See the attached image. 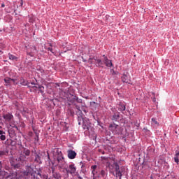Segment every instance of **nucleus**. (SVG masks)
<instances>
[{"instance_id":"obj_14","label":"nucleus","mask_w":179,"mask_h":179,"mask_svg":"<svg viewBox=\"0 0 179 179\" xmlns=\"http://www.w3.org/2000/svg\"><path fill=\"white\" fill-rule=\"evenodd\" d=\"M118 120H120V113L116 112V113H114V115H113L112 120H113V121H118Z\"/></svg>"},{"instance_id":"obj_44","label":"nucleus","mask_w":179,"mask_h":179,"mask_svg":"<svg viewBox=\"0 0 179 179\" xmlns=\"http://www.w3.org/2000/svg\"><path fill=\"white\" fill-rule=\"evenodd\" d=\"M83 58V62H86L87 60H86V59H83V57H82Z\"/></svg>"},{"instance_id":"obj_9","label":"nucleus","mask_w":179,"mask_h":179,"mask_svg":"<svg viewBox=\"0 0 179 179\" xmlns=\"http://www.w3.org/2000/svg\"><path fill=\"white\" fill-rule=\"evenodd\" d=\"M109 128H110L113 134H114L115 135L120 134V126H118L117 124L113 123L110 125Z\"/></svg>"},{"instance_id":"obj_33","label":"nucleus","mask_w":179,"mask_h":179,"mask_svg":"<svg viewBox=\"0 0 179 179\" xmlns=\"http://www.w3.org/2000/svg\"><path fill=\"white\" fill-rule=\"evenodd\" d=\"M36 137L34 138V140L36 141V142H38V133L37 131L35 132Z\"/></svg>"},{"instance_id":"obj_16","label":"nucleus","mask_w":179,"mask_h":179,"mask_svg":"<svg viewBox=\"0 0 179 179\" xmlns=\"http://www.w3.org/2000/svg\"><path fill=\"white\" fill-rule=\"evenodd\" d=\"M83 129H89V122L87 120L83 121Z\"/></svg>"},{"instance_id":"obj_12","label":"nucleus","mask_w":179,"mask_h":179,"mask_svg":"<svg viewBox=\"0 0 179 179\" xmlns=\"http://www.w3.org/2000/svg\"><path fill=\"white\" fill-rule=\"evenodd\" d=\"M29 52V55H30V57H33V54H35V52H37V48H36V46L34 45H31L30 48L28 49V52Z\"/></svg>"},{"instance_id":"obj_48","label":"nucleus","mask_w":179,"mask_h":179,"mask_svg":"<svg viewBox=\"0 0 179 179\" xmlns=\"http://www.w3.org/2000/svg\"><path fill=\"white\" fill-rule=\"evenodd\" d=\"M99 152H101V150H99Z\"/></svg>"},{"instance_id":"obj_25","label":"nucleus","mask_w":179,"mask_h":179,"mask_svg":"<svg viewBox=\"0 0 179 179\" xmlns=\"http://www.w3.org/2000/svg\"><path fill=\"white\" fill-rule=\"evenodd\" d=\"M53 177L55 179H61V174H59V173H53Z\"/></svg>"},{"instance_id":"obj_23","label":"nucleus","mask_w":179,"mask_h":179,"mask_svg":"<svg viewBox=\"0 0 179 179\" xmlns=\"http://www.w3.org/2000/svg\"><path fill=\"white\" fill-rule=\"evenodd\" d=\"M9 59H11V61H15L17 59V57L13 55L8 54Z\"/></svg>"},{"instance_id":"obj_32","label":"nucleus","mask_w":179,"mask_h":179,"mask_svg":"<svg viewBox=\"0 0 179 179\" xmlns=\"http://www.w3.org/2000/svg\"><path fill=\"white\" fill-rule=\"evenodd\" d=\"M29 23H33L34 22V16L29 17Z\"/></svg>"},{"instance_id":"obj_15","label":"nucleus","mask_w":179,"mask_h":179,"mask_svg":"<svg viewBox=\"0 0 179 179\" xmlns=\"http://www.w3.org/2000/svg\"><path fill=\"white\" fill-rule=\"evenodd\" d=\"M8 155H9V150H0V157L1 156H8Z\"/></svg>"},{"instance_id":"obj_45","label":"nucleus","mask_w":179,"mask_h":179,"mask_svg":"<svg viewBox=\"0 0 179 179\" xmlns=\"http://www.w3.org/2000/svg\"><path fill=\"white\" fill-rule=\"evenodd\" d=\"M1 6L2 8H3L5 6V4H2Z\"/></svg>"},{"instance_id":"obj_13","label":"nucleus","mask_w":179,"mask_h":179,"mask_svg":"<svg viewBox=\"0 0 179 179\" xmlns=\"http://www.w3.org/2000/svg\"><path fill=\"white\" fill-rule=\"evenodd\" d=\"M100 177H102V178H106L107 177V170L102 169L99 172Z\"/></svg>"},{"instance_id":"obj_24","label":"nucleus","mask_w":179,"mask_h":179,"mask_svg":"<svg viewBox=\"0 0 179 179\" xmlns=\"http://www.w3.org/2000/svg\"><path fill=\"white\" fill-rule=\"evenodd\" d=\"M23 153H24V155H25V156H30V151L29 149L24 148Z\"/></svg>"},{"instance_id":"obj_37","label":"nucleus","mask_w":179,"mask_h":179,"mask_svg":"<svg viewBox=\"0 0 179 179\" xmlns=\"http://www.w3.org/2000/svg\"><path fill=\"white\" fill-rule=\"evenodd\" d=\"M10 127H12L13 128H15V129H18L17 126L15 125V124H10Z\"/></svg>"},{"instance_id":"obj_21","label":"nucleus","mask_w":179,"mask_h":179,"mask_svg":"<svg viewBox=\"0 0 179 179\" xmlns=\"http://www.w3.org/2000/svg\"><path fill=\"white\" fill-rule=\"evenodd\" d=\"M178 157H179V152L176 153L175 157H174L175 163H177V164H178L179 163Z\"/></svg>"},{"instance_id":"obj_34","label":"nucleus","mask_w":179,"mask_h":179,"mask_svg":"<svg viewBox=\"0 0 179 179\" xmlns=\"http://www.w3.org/2000/svg\"><path fill=\"white\" fill-rule=\"evenodd\" d=\"M0 139H1V141H5V139H6V136L5 135L2 134L0 136Z\"/></svg>"},{"instance_id":"obj_17","label":"nucleus","mask_w":179,"mask_h":179,"mask_svg":"<svg viewBox=\"0 0 179 179\" xmlns=\"http://www.w3.org/2000/svg\"><path fill=\"white\" fill-rule=\"evenodd\" d=\"M126 107H125V105H124V103H120V104H119V107H118V110H119V111H125V110H126Z\"/></svg>"},{"instance_id":"obj_38","label":"nucleus","mask_w":179,"mask_h":179,"mask_svg":"<svg viewBox=\"0 0 179 179\" xmlns=\"http://www.w3.org/2000/svg\"><path fill=\"white\" fill-rule=\"evenodd\" d=\"M23 112H24V113H29V109H27V108H23Z\"/></svg>"},{"instance_id":"obj_31","label":"nucleus","mask_w":179,"mask_h":179,"mask_svg":"<svg viewBox=\"0 0 179 179\" xmlns=\"http://www.w3.org/2000/svg\"><path fill=\"white\" fill-rule=\"evenodd\" d=\"M50 47L48 48V51H50L52 54H54V52L52 51V45L51 43H49Z\"/></svg>"},{"instance_id":"obj_29","label":"nucleus","mask_w":179,"mask_h":179,"mask_svg":"<svg viewBox=\"0 0 179 179\" xmlns=\"http://www.w3.org/2000/svg\"><path fill=\"white\" fill-rule=\"evenodd\" d=\"M76 110H78V114H82V109H80V107L78 105L76 106Z\"/></svg>"},{"instance_id":"obj_6","label":"nucleus","mask_w":179,"mask_h":179,"mask_svg":"<svg viewBox=\"0 0 179 179\" xmlns=\"http://www.w3.org/2000/svg\"><path fill=\"white\" fill-rule=\"evenodd\" d=\"M4 82L6 83V86H10L12 85H17V83H19V81H17V79H12L10 78H8V77L4 78Z\"/></svg>"},{"instance_id":"obj_42","label":"nucleus","mask_w":179,"mask_h":179,"mask_svg":"<svg viewBox=\"0 0 179 179\" xmlns=\"http://www.w3.org/2000/svg\"><path fill=\"white\" fill-rule=\"evenodd\" d=\"M8 132H9V134H10V132H13V134L15 133V131H13V130H12V129L8 130Z\"/></svg>"},{"instance_id":"obj_46","label":"nucleus","mask_w":179,"mask_h":179,"mask_svg":"<svg viewBox=\"0 0 179 179\" xmlns=\"http://www.w3.org/2000/svg\"><path fill=\"white\" fill-rule=\"evenodd\" d=\"M78 124H79V125H81V123H80V122H78Z\"/></svg>"},{"instance_id":"obj_20","label":"nucleus","mask_w":179,"mask_h":179,"mask_svg":"<svg viewBox=\"0 0 179 179\" xmlns=\"http://www.w3.org/2000/svg\"><path fill=\"white\" fill-rule=\"evenodd\" d=\"M20 85H22V86H27L28 83H27V81H26V80L22 78L20 79Z\"/></svg>"},{"instance_id":"obj_49","label":"nucleus","mask_w":179,"mask_h":179,"mask_svg":"<svg viewBox=\"0 0 179 179\" xmlns=\"http://www.w3.org/2000/svg\"><path fill=\"white\" fill-rule=\"evenodd\" d=\"M31 85H34V83H31Z\"/></svg>"},{"instance_id":"obj_19","label":"nucleus","mask_w":179,"mask_h":179,"mask_svg":"<svg viewBox=\"0 0 179 179\" xmlns=\"http://www.w3.org/2000/svg\"><path fill=\"white\" fill-rule=\"evenodd\" d=\"M35 162H36V163H38L39 164H41V157H40V155H36Z\"/></svg>"},{"instance_id":"obj_5","label":"nucleus","mask_w":179,"mask_h":179,"mask_svg":"<svg viewBox=\"0 0 179 179\" xmlns=\"http://www.w3.org/2000/svg\"><path fill=\"white\" fill-rule=\"evenodd\" d=\"M112 167L113 168V170H115V177L117 178L119 177V179H121L122 177V173L121 172V169H120V165H118L117 162H115L112 165Z\"/></svg>"},{"instance_id":"obj_22","label":"nucleus","mask_w":179,"mask_h":179,"mask_svg":"<svg viewBox=\"0 0 179 179\" xmlns=\"http://www.w3.org/2000/svg\"><path fill=\"white\" fill-rule=\"evenodd\" d=\"M33 88H34V87H38V89H39V92H41V93H42V94H43V93H44V87H43V86H41V85H39L38 87H37V86H34V87H32Z\"/></svg>"},{"instance_id":"obj_10","label":"nucleus","mask_w":179,"mask_h":179,"mask_svg":"<svg viewBox=\"0 0 179 179\" xmlns=\"http://www.w3.org/2000/svg\"><path fill=\"white\" fill-rule=\"evenodd\" d=\"M3 120H5L6 122L10 123L12 120H13V115L10 113H7L6 115H3Z\"/></svg>"},{"instance_id":"obj_11","label":"nucleus","mask_w":179,"mask_h":179,"mask_svg":"<svg viewBox=\"0 0 179 179\" xmlns=\"http://www.w3.org/2000/svg\"><path fill=\"white\" fill-rule=\"evenodd\" d=\"M67 156L69 159H73L75 157H76V152L73 150H69L67 151Z\"/></svg>"},{"instance_id":"obj_51","label":"nucleus","mask_w":179,"mask_h":179,"mask_svg":"<svg viewBox=\"0 0 179 179\" xmlns=\"http://www.w3.org/2000/svg\"><path fill=\"white\" fill-rule=\"evenodd\" d=\"M150 94H152V93H150ZM150 96H152V95H150Z\"/></svg>"},{"instance_id":"obj_8","label":"nucleus","mask_w":179,"mask_h":179,"mask_svg":"<svg viewBox=\"0 0 179 179\" xmlns=\"http://www.w3.org/2000/svg\"><path fill=\"white\" fill-rule=\"evenodd\" d=\"M121 79L124 83H131V76L128 72H124Z\"/></svg>"},{"instance_id":"obj_4","label":"nucleus","mask_w":179,"mask_h":179,"mask_svg":"<svg viewBox=\"0 0 179 179\" xmlns=\"http://www.w3.org/2000/svg\"><path fill=\"white\" fill-rule=\"evenodd\" d=\"M91 170L93 179L100 178V168L97 165H92Z\"/></svg>"},{"instance_id":"obj_18","label":"nucleus","mask_w":179,"mask_h":179,"mask_svg":"<svg viewBox=\"0 0 179 179\" xmlns=\"http://www.w3.org/2000/svg\"><path fill=\"white\" fill-rule=\"evenodd\" d=\"M20 160L22 162V163H24V162L27 161V157L23 154H21L19 157Z\"/></svg>"},{"instance_id":"obj_43","label":"nucleus","mask_w":179,"mask_h":179,"mask_svg":"<svg viewBox=\"0 0 179 179\" xmlns=\"http://www.w3.org/2000/svg\"><path fill=\"white\" fill-rule=\"evenodd\" d=\"M20 6H23V0H21Z\"/></svg>"},{"instance_id":"obj_40","label":"nucleus","mask_w":179,"mask_h":179,"mask_svg":"<svg viewBox=\"0 0 179 179\" xmlns=\"http://www.w3.org/2000/svg\"><path fill=\"white\" fill-rule=\"evenodd\" d=\"M28 135L29 136H33V131H29Z\"/></svg>"},{"instance_id":"obj_3","label":"nucleus","mask_w":179,"mask_h":179,"mask_svg":"<svg viewBox=\"0 0 179 179\" xmlns=\"http://www.w3.org/2000/svg\"><path fill=\"white\" fill-rule=\"evenodd\" d=\"M22 176L25 179H30V177L33 178L34 177V169L31 166H27L26 167V171L22 173Z\"/></svg>"},{"instance_id":"obj_39","label":"nucleus","mask_w":179,"mask_h":179,"mask_svg":"<svg viewBox=\"0 0 179 179\" xmlns=\"http://www.w3.org/2000/svg\"><path fill=\"white\" fill-rule=\"evenodd\" d=\"M0 135L2 136V135H5V131H2V130H0Z\"/></svg>"},{"instance_id":"obj_7","label":"nucleus","mask_w":179,"mask_h":179,"mask_svg":"<svg viewBox=\"0 0 179 179\" xmlns=\"http://www.w3.org/2000/svg\"><path fill=\"white\" fill-rule=\"evenodd\" d=\"M67 174H75L76 173V166L75 164H71L65 168Z\"/></svg>"},{"instance_id":"obj_1","label":"nucleus","mask_w":179,"mask_h":179,"mask_svg":"<svg viewBox=\"0 0 179 179\" xmlns=\"http://www.w3.org/2000/svg\"><path fill=\"white\" fill-rule=\"evenodd\" d=\"M104 59L103 60H101V59H98L97 57L94 58V64L97 68H103L104 64L108 68H114V64H113V62L111 60L108 59L106 55H103Z\"/></svg>"},{"instance_id":"obj_47","label":"nucleus","mask_w":179,"mask_h":179,"mask_svg":"<svg viewBox=\"0 0 179 179\" xmlns=\"http://www.w3.org/2000/svg\"><path fill=\"white\" fill-rule=\"evenodd\" d=\"M102 155H104V151L101 152Z\"/></svg>"},{"instance_id":"obj_50","label":"nucleus","mask_w":179,"mask_h":179,"mask_svg":"<svg viewBox=\"0 0 179 179\" xmlns=\"http://www.w3.org/2000/svg\"><path fill=\"white\" fill-rule=\"evenodd\" d=\"M165 163V164H167V162H164Z\"/></svg>"},{"instance_id":"obj_2","label":"nucleus","mask_w":179,"mask_h":179,"mask_svg":"<svg viewBox=\"0 0 179 179\" xmlns=\"http://www.w3.org/2000/svg\"><path fill=\"white\" fill-rule=\"evenodd\" d=\"M55 160L57 161V166H59V167L64 166V164L65 163V159L64 158V155L62 154V152L59 150H57L56 152V155H55Z\"/></svg>"},{"instance_id":"obj_27","label":"nucleus","mask_w":179,"mask_h":179,"mask_svg":"<svg viewBox=\"0 0 179 179\" xmlns=\"http://www.w3.org/2000/svg\"><path fill=\"white\" fill-rule=\"evenodd\" d=\"M102 160H105V162H106V163L108 164V162H110V157H101Z\"/></svg>"},{"instance_id":"obj_36","label":"nucleus","mask_w":179,"mask_h":179,"mask_svg":"<svg viewBox=\"0 0 179 179\" xmlns=\"http://www.w3.org/2000/svg\"><path fill=\"white\" fill-rule=\"evenodd\" d=\"M152 122H154L155 124H157L158 122L156 121L155 118H152Z\"/></svg>"},{"instance_id":"obj_28","label":"nucleus","mask_w":179,"mask_h":179,"mask_svg":"<svg viewBox=\"0 0 179 179\" xmlns=\"http://www.w3.org/2000/svg\"><path fill=\"white\" fill-rule=\"evenodd\" d=\"M102 160H105V162H106V163L108 164V162H110V157H101Z\"/></svg>"},{"instance_id":"obj_41","label":"nucleus","mask_w":179,"mask_h":179,"mask_svg":"<svg viewBox=\"0 0 179 179\" xmlns=\"http://www.w3.org/2000/svg\"><path fill=\"white\" fill-rule=\"evenodd\" d=\"M55 169L54 167H52V174H55V173H54Z\"/></svg>"},{"instance_id":"obj_35","label":"nucleus","mask_w":179,"mask_h":179,"mask_svg":"<svg viewBox=\"0 0 179 179\" xmlns=\"http://www.w3.org/2000/svg\"><path fill=\"white\" fill-rule=\"evenodd\" d=\"M81 111H84V113H86V106H81Z\"/></svg>"},{"instance_id":"obj_30","label":"nucleus","mask_w":179,"mask_h":179,"mask_svg":"<svg viewBox=\"0 0 179 179\" xmlns=\"http://www.w3.org/2000/svg\"><path fill=\"white\" fill-rule=\"evenodd\" d=\"M151 94H152V96L151 97V99H152L153 103H156V97L155 96V93H154V92H151Z\"/></svg>"},{"instance_id":"obj_26","label":"nucleus","mask_w":179,"mask_h":179,"mask_svg":"<svg viewBox=\"0 0 179 179\" xmlns=\"http://www.w3.org/2000/svg\"><path fill=\"white\" fill-rule=\"evenodd\" d=\"M94 58H96V57H93V58L90 57V58L88 59L89 64H90L91 65L93 64H94Z\"/></svg>"}]
</instances>
